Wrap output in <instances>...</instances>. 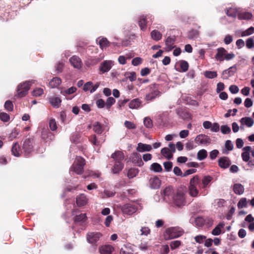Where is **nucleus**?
I'll use <instances>...</instances> for the list:
<instances>
[{"instance_id":"1","label":"nucleus","mask_w":254,"mask_h":254,"mask_svg":"<svg viewBox=\"0 0 254 254\" xmlns=\"http://www.w3.org/2000/svg\"><path fill=\"white\" fill-rule=\"evenodd\" d=\"M111 158L114 161V165L111 168V172L114 174H119L124 168L123 161L125 158L124 154L122 151H117L112 154Z\"/></svg>"},{"instance_id":"2","label":"nucleus","mask_w":254,"mask_h":254,"mask_svg":"<svg viewBox=\"0 0 254 254\" xmlns=\"http://www.w3.org/2000/svg\"><path fill=\"white\" fill-rule=\"evenodd\" d=\"M186 190L180 188L176 191V192L173 197L172 201L175 205L178 207H181L186 204V201L185 199Z\"/></svg>"},{"instance_id":"3","label":"nucleus","mask_w":254,"mask_h":254,"mask_svg":"<svg viewBox=\"0 0 254 254\" xmlns=\"http://www.w3.org/2000/svg\"><path fill=\"white\" fill-rule=\"evenodd\" d=\"M200 184V179L197 175L192 178L190 182L188 187L189 194L192 197H197L198 195L199 190L197 186Z\"/></svg>"},{"instance_id":"4","label":"nucleus","mask_w":254,"mask_h":254,"mask_svg":"<svg viewBox=\"0 0 254 254\" xmlns=\"http://www.w3.org/2000/svg\"><path fill=\"white\" fill-rule=\"evenodd\" d=\"M184 233L183 229L179 227H170L166 230L164 238L165 240L175 239L181 236Z\"/></svg>"},{"instance_id":"5","label":"nucleus","mask_w":254,"mask_h":254,"mask_svg":"<svg viewBox=\"0 0 254 254\" xmlns=\"http://www.w3.org/2000/svg\"><path fill=\"white\" fill-rule=\"evenodd\" d=\"M122 213L127 216H131L138 210V205L133 202L127 203L121 207Z\"/></svg>"},{"instance_id":"6","label":"nucleus","mask_w":254,"mask_h":254,"mask_svg":"<svg viewBox=\"0 0 254 254\" xmlns=\"http://www.w3.org/2000/svg\"><path fill=\"white\" fill-rule=\"evenodd\" d=\"M33 80L26 81L18 85L17 88V96L19 97H22L26 95L30 89L31 85L34 83Z\"/></svg>"},{"instance_id":"7","label":"nucleus","mask_w":254,"mask_h":254,"mask_svg":"<svg viewBox=\"0 0 254 254\" xmlns=\"http://www.w3.org/2000/svg\"><path fill=\"white\" fill-rule=\"evenodd\" d=\"M85 164V160L81 157L77 156L70 170L77 174H81L83 172V167Z\"/></svg>"},{"instance_id":"8","label":"nucleus","mask_w":254,"mask_h":254,"mask_svg":"<svg viewBox=\"0 0 254 254\" xmlns=\"http://www.w3.org/2000/svg\"><path fill=\"white\" fill-rule=\"evenodd\" d=\"M176 192L172 187L168 186L162 190V195L166 201L171 202Z\"/></svg>"},{"instance_id":"9","label":"nucleus","mask_w":254,"mask_h":254,"mask_svg":"<svg viewBox=\"0 0 254 254\" xmlns=\"http://www.w3.org/2000/svg\"><path fill=\"white\" fill-rule=\"evenodd\" d=\"M114 65V62L112 60H106L101 63L99 70L101 74L108 72Z\"/></svg>"},{"instance_id":"10","label":"nucleus","mask_w":254,"mask_h":254,"mask_svg":"<svg viewBox=\"0 0 254 254\" xmlns=\"http://www.w3.org/2000/svg\"><path fill=\"white\" fill-rule=\"evenodd\" d=\"M101 236L99 232H90L87 234L86 238L89 243L94 244L100 239Z\"/></svg>"},{"instance_id":"11","label":"nucleus","mask_w":254,"mask_h":254,"mask_svg":"<svg viewBox=\"0 0 254 254\" xmlns=\"http://www.w3.org/2000/svg\"><path fill=\"white\" fill-rule=\"evenodd\" d=\"M70 64L75 68L78 69L82 67V62L81 59L77 56H73L69 59Z\"/></svg>"},{"instance_id":"12","label":"nucleus","mask_w":254,"mask_h":254,"mask_svg":"<svg viewBox=\"0 0 254 254\" xmlns=\"http://www.w3.org/2000/svg\"><path fill=\"white\" fill-rule=\"evenodd\" d=\"M148 19H149L150 21L152 22L153 17L151 15H148L147 16L143 15L141 16L140 19L138 21V24L141 30H144L146 29V24L149 22V21H147Z\"/></svg>"},{"instance_id":"13","label":"nucleus","mask_w":254,"mask_h":254,"mask_svg":"<svg viewBox=\"0 0 254 254\" xmlns=\"http://www.w3.org/2000/svg\"><path fill=\"white\" fill-rule=\"evenodd\" d=\"M237 71V66L234 65L228 69L224 70L222 72V78L227 79L230 76H233Z\"/></svg>"},{"instance_id":"14","label":"nucleus","mask_w":254,"mask_h":254,"mask_svg":"<svg viewBox=\"0 0 254 254\" xmlns=\"http://www.w3.org/2000/svg\"><path fill=\"white\" fill-rule=\"evenodd\" d=\"M161 180L156 176L151 177L149 180V184L150 188L158 189L161 186Z\"/></svg>"},{"instance_id":"15","label":"nucleus","mask_w":254,"mask_h":254,"mask_svg":"<svg viewBox=\"0 0 254 254\" xmlns=\"http://www.w3.org/2000/svg\"><path fill=\"white\" fill-rule=\"evenodd\" d=\"M209 138L204 134H199L196 136L194 141L196 144H206L210 142Z\"/></svg>"},{"instance_id":"16","label":"nucleus","mask_w":254,"mask_h":254,"mask_svg":"<svg viewBox=\"0 0 254 254\" xmlns=\"http://www.w3.org/2000/svg\"><path fill=\"white\" fill-rule=\"evenodd\" d=\"M218 165L221 168L226 169L231 165V161L229 158L226 156L220 157L218 159Z\"/></svg>"},{"instance_id":"17","label":"nucleus","mask_w":254,"mask_h":254,"mask_svg":"<svg viewBox=\"0 0 254 254\" xmlns=\"http://www.w3.org/2000/svg\"><path fill=\"white\" fill-rule=\"evenodd\" d=\"M227 51L224 48H219L217 49V53L215 56L216 60L219 62L224 60L225 55Z\"/></svg>"},{"instance_id":"18","label":"nucleus","mask_w":254,"mask_h":254,"mask_svg":"<svg viewBox=\"0 0 254 254\" xmlns=\"http://www.w3.org/2000/svg\"><path fill=\"white\" fill-rule=\"evenodd\" d=\"M96 41L98 42L100 48L102 50L106 49L110 45V42L107 40L106 38L105 37H98L96 40Z\"/></svg>"},{"instance_id":"19","label":"nucleus","mask_w":254,"mask_h":254,"mask_svg":"<svg viewBox=\"0 0 254 254\" xmlns=\"http://www.w3.org/2000/svg\"><path fill=\"white\" fill-rule=\"evenodd\" d=\"M142 102L138 98H135L131 100L129 104V108L132 109H137L140 108L141 106Z\"/></svg>"},{"instance_id":"20","label":"nucleus","mask_w":254,"mask_h":254,"mask_svg":"<svg viewBox=\"0 0 254 254\" xmlns=\"http://www.w3.org/2000/svg\"><path fill=\"white\" fill-rule=\"evenodd\" d=\"M33 147L32 146L31 141L27 140L24 141L23 145V149L25 155H29L32 150Z\"/></svg>"},{"instance_id":"21","label":"nucleus","mask_w":254,"mask_h":254,"mask_svg":"<svg viewBox=\"0 0 254 254\" xmlns=\"http://www.w3.org/2000/svg\"><path fill=\"white\" fill-rule=\"evenodd\" d=\"M240 122L242 125H245L248 127H252L254 124V120L251 117L242 118L240 120Z\"/></svg>"},{"instance_id":"22","label":"nucleus","mask_w":254,"mask_h":254,"mask_svg":"<svg viewBox=\"0 0 254 254\" xmlns=\"http://www.w3.org/2000/svg\"><path fill=\"white\" fill-rule=\"evenodd\" d=\"M152 149L151 145L139 143L137 144L136 150L138 152H142L144 151H150Z\"/></svg>"},{"instance_id":"23","label":"nucleus","mask_w":254,"mask_h":254,"mask_svg":"<svg viewBox=\"0 0 254 254\" xmlns=\"http://www.w3.org/2000/svg\"><path fill=\"white\" fill-rule=\"evenodd\" d=\"M174 41L175 40L174 38L170 36L167 37L165 41L166 47L165 49L166 51H170L174 49L175 47L174 46Z\"/></svg>"},{"instance_id":"24","label":"nucleus","mask_w":254,"mask_h":254,"mask_svg":"<svg viewBox=\"0 0 254 254\" xmlns=\"http://www.w3.org/2000/svg\"><path fill=\"white\" fill-rule=\"evenodd\" d=\"M76 203L78 206H82L87 202V198L84 194H81L76 197Z\"/></svg>"},{"instance_id":"25","label":"nucleus","mask_w":254,"mask_h":254,"mask_svg":"<svg viewBox=\"0 0 254 254\" xmlns=\"http://www.w3.org/2000/svg\"><path fill=\"white\" fill-rule=\"evenodd\" d=\"M49 101L53 107L58 108L60 106L62 101L59 97L53 96L49 98Z\"/></svg>"},{"instance_id":"26","label":"nucleus","mask_w":254,"mask_h":254,"mask_svg":"<svg viewBox=\"0 0 254 254\" xmlns=\"http://www.w3.org/2000/svg\"><path fill=\"white\" fill-rule=\"evenodd\" d=\"M132 161L137 164L138 166H141L143 164L142 161L141 155L137 153H134L132 154Z\"/></svg>"},{"instance_id":"27","label":"nucleus","mask_w":254,"mask_h":254,"mask_svg":"<svg viewBox=\"0 0 254 254\" xmlns=\"http://www.w3.org/2000/svg\"><path fill=\"white\" fill-rule=\"evenodd\" d=\"M114 248L110 245L104 246L100 248V253L101 254H111Z\"/></svg>"},{"instance_id":"28","label":"nucleus","mask_w":254,"mask_h":254,"mask_svg":"<svg viewBox=\"0 0 254 254\" xmlns=\"http://www.w3.org/2000/svg\"><path fill=\"white\" fill-rule=\"evenodd\" d=\"M161 154L168 160L173 158V154L170 149L167 147L163 148L161 150Z\"/></svg>"},{"instance_id":"29","label":"nucleus","mask_w":254,"mask_h":254,"mask_svg":"<svg viewBox=\"0 0 254 254\" xmlns=\"http://www.w3.org/2000/svg\"><path fill=\"white\" fill-rule=\"evenodd\" d=\"M62 83V80L60 78L58 77H54L49 82V86L51 88H56L58 87Z\"/></svg>"},{"instance_id":"30","label":"nucleus","mask_w":254,"mask_h":254,"mask_svg":"<svg viewBox=\"0 0 254 254\" xmlns=\"http://www.w3.org/2000/svg\"><path fill=\"white\" fill-rule=\"evenodd\" d=\"M233 190L236 194L241 195L244 191V186L240 184H235L233 186Z\"/></svg>"},{"instance_id":"31","label":"nucleus","mask_w":254,"mask_h":254,"mask_svg":"<svg viewBox=\"0 0 254 254\" xmlns=\"http://www.w3.org/2000/svg\"><path fill=\"white\" fill-rule=\"evenodd\" d=\"M133 252L132 246L127 245L120 250V254H133Z\"/></svg>"},{"instance_id":"32","label":"nucleus","mask_w":254,"mask_h":254,"mask_svg":"<svg viewBox=\"0 0 254 254\" xmlns=\"http://www.w3.org/2000/svg\"><path fill=\"white\" fill-rule=\"evenodd\" d=\"M225 226L223 222H221L218 224L212 231V234L214 236H218L221 233V229Z\"/></svg>"},{"instance_id":"33","label":"nucleus","mask_w":254,"mask_h":254,"mask_svg":"<svg viewBox=\"0 0 254 254\" xmlns=\"http://www.w3.org/2000/svg\"><path fill=\"white\" fill-rule=\"evenodd\" d=\"M226 14L229 17H236L238 14V9L236 7H229L226 10Z\"/></svg>"},{"instance_id":"34","label":"nucleus","mask_w":254,"mask_h":254,"mask_svg":"<svg viewBox=\"0 0 254 254\" xmlns=\"http://www.w3.org/2000/svg\"><path fill=\"white\" fill-rule=\"evenodd\" d=\"M151 38L155 41L160 40L162 37V34L157 30H153L150 33Z\"/></svg>"},{"instance_id":"35","label":"nucleus","mask_w":254,"mask_h":254,"mask_svg":"<svg viewBox=\"0 0 254 254\" xmlns=\"http://www.w3.org/2000/svg\"><path fill=\"white\" fill-rule=\"evenodd\" d=\"M150 170L156 173H160L162 171L161 166L157 163H153L150 167Z\"/></svg>"},{"instance_id":"36","label":"nucleus","mask_w":254,"mask_h":254,"mask_svg":"<svg viewBox=\"0 0 254 254\" xmlns=\"http://www.w3.org/2000/svg\"><path fill=\"white\" fill-rule=\"evenodd\" d=\"M20 146L18 143L17 142H15L12 147L11 148V152L12 154L16 156V157H19L20 156Z\"/></svg>"},{"instance_id":"37","label":"nucleus","mask_w":254,"mask_h":254,"mask_svg":"<svg viewBox=\"0 0 254 254\" xmlns=\"http://www.w3.org/2000/svg\"><path fill=\"white\" fill-rule=\"evenodd\" d=\"M207 156V152L206 150L205 149H201L198 152L197 154V159L201 161L204 160L206 158Z\"/></svg>"},{"instance_id":"38","label":"nucleus","mask_w":254,"mask_h":254,"mask_svg":"<svg viewBox=\"0 0 254 254\" xmlns=\"http://www.w3.org/2000/svg\"><path fill=\"white\" fill-rule=\"evenodd\" d=\"M253 15L249 12H243L239 14L240 19L249 20L252 18Z\"/></svg>"},{"instance_id":"39","label":"nucleus","mask_w":254,"mask_h":254,"mask_svg":"<svg viewBox=\"0 0 254 254\" xmlns=\"http://www.w3.org/2000/svg\"><path fill=\"white\" fill-rule=\"evenodd\" d=\"M76 90L75 87H71L65 90L62 89L61 90V93L64 96L66 95H69L74 93Z\"/></svg>"},{"instance_id":"40","label":"nucleus","mask_w":254,"mask_h":254,"mask_svg":"<svg viewBox=\"0 0 254 254\" xmlns=\"http://www.w3.org/2000/svg\"><path fill=\"white\" fill-rule=\"evenodd\" d=\"M138 173V170L135 168H131L128 170L127 176L129 179L133 178L135 177Z\"/></svg>"},{"instance_id":"41","label":"nucleus","mask_w":254,"mask_h":254,"mask_svg":"<svg viewBox=\"0 0 254 254\" xmlns=\"http://www.w3.org/2000/svg\"><path fill=\"white\" fill-rule=\"evenodd\" d=\"M159 92L158 90H154L152 92L147 94L145 97L146 100L150 101L154 99L159 94Z\"/></svg>"},{"instance_id":"42","label":"nucleus","mask_w":254,"mask_h":254,"mask_svg":"<svg viewBox=\"0 0 254 254\" xmlns=\"http://www.w3.org/2000/svg\"><path fill=\"white\" fill-rule=\"evenodd\" d=\"M93 129L96 133L98 134H101L103 132V128L101 125L98 122H95L93 124Z\"/></svg>"},{"instance_id":"43","label":"nucleus","mask_w":254,"mask_h":254,"mask_svg":"<svg viewBox=\"0 0 254 254\" xmlns=\"http://www.w3.org/2000/svg\"><path fill=\"white\" fill-rule=\"evenodd\" d=\"M204 75L208 78L212 79L215 78L217 76V73L216 71H205L204 73Z\"/></svg>"},{"instance_id":"44","label":"nucleus","mask_w":254,"mask_h":254,"mask_svg":"<svg viewBox=\"0 0 254 254\" xmlns=\"http://www.w3.org/2000/svg\"><path fill=\"white\" fill-rule=\"evenodd\" d=\"M149 245L147 242H142L138 245L139 249L142 252L147 251L149 248Z\"/></svg>"},{"instance_id":"45","label":"nucleus","mask_w":254,"mask_h":254,"mask_svg":"<svg viewBox=\"0 0 254 254\" xmlns=\"http://www.w3.org/2000/svg\"><path fill=\"white\" fill-rule=\"evenodd\" d=\"M253 33H254V27L251 26L250 28H249L248 29H247V30L243 31L241 33V36L242 37L248 36L252 35Z\"/></svg>"},{"instance_id":"46","label":"nucleus","mask_w":254,"mask_h":254,"mask_svg":"<svg viewBox=\"0 0 254 254\" xmlns=\"http://www.w3.org/2000/svg\"><path fill=\"white\" fill-rule=\"evenodd\" d=\"M254 37L249 38L246 41V46L249 49L254 48Z\"/></svg>"},{"instance_id":"47","label":"nucleus","mask_w":254,"mask_h":254,"mask_svg":"<svg viewBox=\"0 0 254 254\" xmlns=\"http://www.w3.org/2000/svg\"><path fill=\"white\" fill-rule=\"evenodd\" d=\"M212 180L211 177L209 176H204L202 180V187L206 188Z\"/></svg>"},{"instance_id":"48","label":"nucleus","mask_w":254,"mask_h":254,"mask_svg":"<svg viewBox=\"0 0 254 254\" xmlns=\"http://www.w3.org/2000/svg\"><path fill=\"white\" fill-rule=\"evenodd\" d=\"M180 66L182 72H186L189 68V64L185 61H182L180 62Z\"/></svg>"},{"instance_id":"49","label":"nucleus","mask_w":254,"mask_h":254,"mask_svg":"<svg viewBox=\"0 0 254 254\" xmlns=\"http://www.w3.org/2000/svg\"><path fill=\"white\" fill-rule=\"evenodd\" d=\"M85 214H80L75 216L74 220L77 222H84L86 220Z\"/></svg>"},{"instance_id":"50","label":"nucleus","mask_w":254,"mask_h":254,"mask_svg":"<svg viewBox=\"0 0 254 254\" xmlns=\"http://www.w3.org/2000/svg\"><path fill=\"white\" fill-rule=\"evenodd\" d=\"M115 103V99L112 97H108L106 103V107L107 109H110L111 107Z\"/></svg>"},{"instance_id":"51","label":"nucleus","mask_w":254,"mask_h":254,"mask_svg":"<svg viewBox=\"0 0 254 254\" xmlns=\"http://www.w3.org/2000/svg\"><path fill=\"white\" fill-rule=\"evenodd\" d=\"M204 224V221L203 218L198 217L195 219L194 224L197 227H201Z\"/></svg>"},{"instance_id":"52","label":"nucleus","mask_w":254,"mask_h":254,"mask_svg":"<svg viewBox=\"0 0 254 254\" xmlns=\"http://www.w3.org/2000/svg\"><path fill=\"white\" fill-rule=\"evenodd\" d=\"M125 75L130 81H133L136 79V73L134 72H126Z\"/></svg>"},{"instance_id":"53","label":"nucleus","mask_w":254,"mask_h":254,"mask_svg":"<svg viewBox=\"0 0 254 254\" xmlns=\"http://www.w3.org/2000/svg\"><path fill=\"white\" fill-rule=\"evenodd\" d=\"M247 204V200L246 198H242L238 203L237 206L239 209L246 207Z\"/></svg>"},{"instance_id":"54","label":"nucleus","mask_w":254,"mask_h":254,"mask_svg":"<svg viewBox=\"0 0 254 254\" xmlns=\"http://www.w3.org/2000/svg\"><path fill=\"white\" fill-rule=\"evenodd\" d=\"M44 93V90L41 88H37L32 91V95L34 96L38 97L42 95Z\"/></svg>"},{"instance_id":"55","label":"nucleus","mask_w":254,"mask_h":254,"mask_svg":"<svg viewBox=\"0 0 254 254\" xmlns=\"http://www.w3.org/2000/svg\"><path fill=\"white\" fill-rule=\"evenodd\" d=\"M181 245V242L179 240L172 241L170 243V246L172 250H175L178 248Z\"/></svg>"},{"instance_id":"56","label":"nucleus","mask_w":254,"mask_h":254,"mask_svg":"<svg viewBox=\"0 0 254 254\" xmlns=\"http://www.w3.org/2000/svg\"><path fill=\"white\" fill-rule=\"evenodd\" d=\"M144 126L147 128H151L153 126L152 122L150 118L145 117L143 121Z\"/></svg>"},{"instance_id":"57","label":"nucleus","mask_w":254,"mask_h":254,"mask_svg":"<svg viewBox=\"0 0 254 254\" xmlns=\"http://www.w3.org/2000/svg\"><path fill=\"white\" fill-rule=\"evenodd\" d=\"M49 127L52 131H55L57 129V125L55 119H51L49 121Z\"/></svg>"},{"instance_id":"58","label":"nucleus","mask_w":254,"mask_h":254,"mask_svg":"<svg viewBox=\"0 0 254 254\" xmlns=\"http://www.w3.org/2000/svg\"><path fill=\"white\" fill-rule=\"evenodd\" d=\"M221 131L224 134H228L231 132V128L227 125H224L221 127Z\"/></svg>"},{"instance_id":"59","label":"nucleus","mask_w":254,"mask_h":254,"mask_svg":"<svg viewBox=\"0 0 254 254\" xmlns=\"http://www.w3.org/2000/svg\"><path fill=\"white\" fill-rule=\"evenodd\" d=\"M10 119L9 115L5 113H0V120L3 122H7Z\"/></svg>"},{"instance_id":"60","label":"nucleus","mask_w":254,"mask_h":254,"mask_svg":"<svg viewBox=\"0 0 254 254\" xmlns=\"http://www.w3.org/2000/svg\"><path fill=\"white\" fill-rule=\"evenodd\" d=\"M199 32L197 30H192L190 31L189 34V38L190 39H193L198 37Z\"/></svg>"},{"instance_id":"61","label":"nucleus","mask_w":254,"mask_h":254,"mask_svg":"<svg viewBox=\"0 0 254 254\" xmlns=\"http://www.w3.org/2000/svg\"><path fill=\"white\" fill-rule=\"evenodd\" d=\"M225 202V200L223 199H216L214 201L215 205L219 207L224 206Z\"/></svg>"},{"instance_id":"62","label":"nucleus","mask_w":254,"mask_h":254,"mask_svg":"<svg viewBox=\"0 0 254 254\" xmlns=\"http://www.w3.org/2000/svg\"><path fill=\"white\" fill-rule=\"evenodd\" d=\"M195 241L196 243L201 244L203 243L204 241L206 239V237L203 235H198L194 237Z\"/></svg>"},{"instance_id":"63","label":"nucleus","mask_w":254,"mask_h":254,"mask_svg":"<svg viewBox=\"0 0 254 254\" xmlns=\"http://www.w3.org/2000/svg\"><path fill=\"white\" fill-rule=\"evenodd\" d=\"M4 108L9 111H12L13 108L12 103L9 100L6 101L4 104Z\"/></svg>"},{"instance_id":"64","label":"nucleus","mask_w":254,"mask_h":254,"mask_svg":"<svg viewBox=\"0 0 254 254\" xmlns=\"http://www.w3.org/2000/svg\"><path fill=\"white\" fill-rule=\"evenodd\" d=\"M229 89L230 92L232 94H236L239 91L238 87L235 85H232L230 86Z\"/></svg>"}]
</instances>
